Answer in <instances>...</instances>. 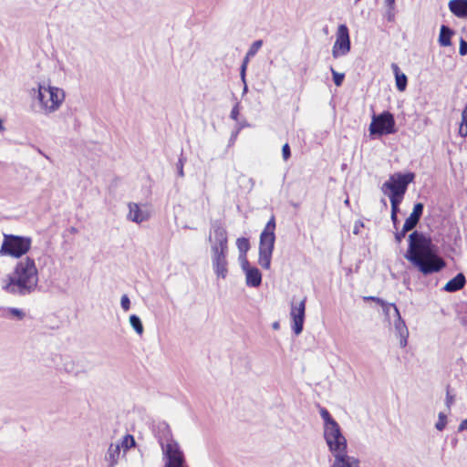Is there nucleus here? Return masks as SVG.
Wrapping results in <instances>:
<instances>
[{
    "label": "nucleus",
    "mask_w": 467,
    "mask_h": 467,
    "mask_svg": "<svg viewBox=\"0 0 467 467\" xmlns=\"http://www.w3.org/2000/svg\"><path fill=\"white\" fill-rule=\"evenodd\" d=\"M391 309L393 310L394 320L393 326L395 328V332L397 336L400 337V346L401 348H405L408 344L409 337V330L405 324V321L402 319L400 311L396 305H394Z\"/></svg>",
    "instance_id": "ddd939ff"
},
{
    "label": "nucleus",
    "mask_w": 467,
    "mask_h": 467,
    "mask_svg": "<svg viewBox=\"0 0 467 467\" xmlns=\"http://www.w3.org/2000/svg\"><path fill=\"white\" fill-rule=\"evenodd\" d=\"M239 261H240V265H241L243 271L246 270L247 268H249L251 266L246 258V254H240Z\"/></svg>",
    "instance_id": "f704fd0d"
},
{
    "label": "nucleus",
    "mask_w": 467,
    "mask_h": 467,
    "mask_svg": "<svg viewBox=\"0 0 467 467\" xmlns=\"http://www.w3.org/2000/svg\"><path fill=\"white\" fill-rule=\"evenodd\" d=\"M447 423V418L446 415L443 412H440L438 416V421L435 424V428L441 431L444 430Z\"/></svg>",
    "instance_id": "2f4dec72"
},
{
    "label": "nucleus",
    "mask_w": 467,
    "mask_h": 467,
    "mask_svg": "<svg viewBox=\"0 0 467 467\" xmlns=\"http://www.w3.org/2000/svg\"><path fill=\"white\" fill-rule=\"evenodd\" d=\"M236 246L240 254H246L250 249L249 240L244 237H240L236 240Z\"/></svg>",
    "instance_id": "a878e982"
},
{
    "label": "nucleus",
    "mask_w": 467,
    "mask_h": 467,
    "mask_svg": "<svg viewBox=\"0 0 467 467\" xmlns=\"http://www.w3.org/2000/svg\"><path fill=\"white\" fill-rule=\"evenodd\" d=\"M250 57H248V53H246L245 57H244V61H243L242 65H244V64H245V67H247V64H248V61H249Z\"/></svg>",
    "instance_id": "a18cd8bd"
},
{
    "label": "nucleus",
    "mask_w": 467,
    "mask_h": 467,
    "mask_svg": "<svg viewBox=\"0 0 467 467\" xmlns=\"http://www.w3.org/2000/svg\"><path fill=\"white\" fill-rule=\"evenodd\" d=\"M282 156L285 161H286L291 156V150L288 143H285L282 147Z\"/></svg>",
    "instance_id": "e433bc0d"
},
{
    "label": "nucleus",
    "mask_w": 467,
    "mask_h": 467,
    "mask_svg": "<svg viewBox=\"0 0 467 467\" xmlns=\"http://www.w3.org/2000/svg\"><path fill=\"white\" fill-rule=\"evenodd\" d=\"M351 48V42L349 37V31L345 24L337 26L336 32V41L332 47V56L334 58H338L348 55Z\"/></svg>",
    "instance_id": "f8f14e48"
},
{
    "label": "nucleus",
    "mask_w": 467,
    "mask_h": 467,
    "mask_svg": "<svg viewBox=\"0 0 467 467\" xmlns=\"http://www.w3.org/2000/svg\"><path fill=\"white\" fill-rule=\"evenodd\" d=\"M129 213L127 218L134 223H140L150 218V213L146 205L140 206L135 202L129 203Z\"/></svg>",
    "instance_id": "4468645a"
},
{
    "label": "nucleus",
    "mask_w": 467,
    "mask_h": 467,
    "mask_svg": "<svg viewBox=\"0 0 467 467\" xmlns=\"http://www.w3.org/2000/svg\"><path fill=\"white\" fill-rule=\"evenodd\" d=\"M275 220L272 216L260 234L259 242V265L268 270L271 266L272 254L275 242Z\"/></svg>",
    "instance_id": "423d86ee"
},
{
    "label": "nucleus",
    "mask_w": 467,
    "mask_h": 467,
    "mask_svg": "<svg viewBox=\"0 0 467 467\" xmlns=\"http://www.w3.org/2000/svg\"><path fill=\"white\" fill-rule=\"evenodd\" d=\"M459 53L461 56L467 55V41L462 38L460 41Z\"/></svg>",
    "instance_id": "58836bf2"
},
{
    "label": "nucleus",
    "mask_w": 467,
    "mask_h": 467,
    "mask_svg": "<svg viewBox=\"0 0 467 467\" xmlns=\"http://www.w3.org/2000/svg\"><path fill=\"white\" fill-rule=\"evenodd\" d=\"M353 233H354L355 234H358V227L357 225L355 226V229H354Z\"/></svg>",
    "instance_id": "603ef678"
},
{
    "label": "nucleus",
    "mask_w": 467,
    "mask_h": 467,
    "mask_svg": "<svg viewBox=\"0 0 467 467\" xmlns=\"http://www.w3.org/2000/svg\"><path fill=\"white\" fill-rule=\"evenodd\" d=\"M368 130L371 136H382L395 133V119L393 115L389 111H384L379 115L374 114Z\"/></svg>",
    "instance_id": "9d476101"
},
{
    "label": "nucleus",
    "mask_w": 467,
    "mask_h": 467,
    "mask_svg": "<svg viewBox=\"0 0 467 467\" xmlns=\"http://www.w3.org/2000/svg\"><path fill=\"white\" fill-rule=\"evenodd\" d=\"M389 198L391 206H399L403 199V195H392V194H387Z\"/></svg>",
    "instance_id": "72a5a7b5"
},
{
    "label": "nucleus",
    "mask_w": 467,
    "mask_h": 467,
    "mask_svg": "<svg viewBox=\"0 0 467 467\" xmlns=\"http://www.w3.org/2000/svg\"><path fill=\"white\" fill-rule=\"evenodd\" d=\"M263 46V40L259 39L254 41L249 47L247 53L248 57H254L256 53L259 51V49Z\"/></svg>",
    "instance_id": "c85d7f7f"
},
{
    "label": "nucleus",
    "mask_w": 467,
    "mask_h": 467,
    "mask_svg": "<svg viewBox=\"0 0 467 467\" xmlns=\"http://www.w3.org/2000/svg\"><path fill=\"white\" fill-rule=\"evenodd\" d=\"M154 433L167 459L165 467H188L183 451L172 438L169 424L165 421L158 422L154 427Z\"/></svg>",
    "instance_id": "20e7f679"
},
{
    "label": "nucleus",
    "mask_w": 467,
    "mask_h": 467,
    "mask_svg": "<svg viewBox=\"0 0 467 467\" xmlns=\"http://www.w3.org/2000/svg\"><path fill=\"white\" fill-rule=\"evenodd\" d=\"M5 130V127L3 125L2 120L0 119V131H3Z\"/></svg>",
    "instance_id": "8fccbe9b"
},
{
    "label": "nucleus",
    "mask_w": 467,
    "mask_h": 467,
    "mask_svg": "<svg viewBox=\"0 0 467 467\" xmlns=\"http://www.w3.org/2000/svg\"><path fill=\"white\" fill-rule=\"evenodd\" d=\"M423 209L424 206L421 202H417L416 204H414L412 213L410 214V216L406 219L404 223L405 231H411L416 227L423 213Z\"/></svg>",
    "instance_id": "2eb2a0df"
},
{
    "label": "nucleus",
    "mask_w": 467,
    "mask_h": 467,
    "mask_svg": "<svg viewBox=\"0 0 467 467\" xmlns=\"http://www.w3.org/2000/svg\"><path fill=\"white\" fill-rule=\"evenodd\" d=\"M330 467H360V462L358 458L348 454L334 457Z\"/></svg>",
    "instance_id": "f3484780"
},
{
    "label": "nucleus",
    "mask_w": 467,
    "mask_h": 467,
    "mask_svg": "<svg viewBox=\"0 0 467 467\" xmlns=\"http://www.w3.org/2000/svg\"><path fill=\"white\" fill-rule=\"evenodd\" d=\"M238 115H239V109H238V105L234 106L231 111V118L234 120L237 119L238 118Z\"/></svg>",
    "instance_id": "ea45409f"
},
{
    "label": "nucleus",
    "mask_w": 467,
    "mask_h": 467,
    "mask_svg": "<svg viewBox=\"0 0 467 467\" xmlns=\"http://www.w3.org/2000/svg\"><path fill=\"white\" fill-rule=\"evenodd\" d=\"M244 83V89H243V93H246L247 90H248V88H247V85H246V81L245 82H243Z\"/></svg>",
    "instance_id": "09e8293b"
},
{
    "label": "nucleus",
    "mask_w": 467,
    "mask_h": 467,
    "mask_svg": "<svg viewBox=\"0 0 467 467\" xmlns=\"http://www.w3.org/2000/svg\"><path fill=\"white\" fill-rule=\"evenodd\" d=\"M120 306L124 311H128L130 308V300L127 295L121 296Z\"/></svg>",
    "instance_id": "c9c22d12"
},
{
    "label": "nucleus",
    "mask_w": 467,
    "mask_h": 467,
    "mask_svg": "<svg viewBox=\"0 0 467 467\" xmlns=\"http://www.w3.org/2000/svg\"><path fill=\"white\" fill-rule=\"evenodd\" d=\"M390 218H391L394 227L397 229V224L399 222L398 215H391Z\"/></svg>",
    "instance_id": "37998d69"
},
{
    "label": "nucleus",
    "mask_w": 467,
    "mask_h": 467,
    "mask_svg": "<svg viewBox=\"0 0 467 467\" xmlns=\"http://www.w3.org/2000/svg\"><path fill=\"white\" fill-rule=\"evenodd\" d=\"M30 246L31 239L29 237L5 234L0 254L19 258L28 252Z\"/></svg>",
    "instance_id": "0eeeda50"
},
{
    "label": "nucleus",
    "mask_w": 467,
    "mask_h": 467,
    "mask_svg": "<svg viewBox=\"0 0 467 467\" xmlns=\"http://www.w3.org/2000/svg\"><path fill=\"white\" fill-rule=\"evenodd\" d=\"M415 174L413 172H396L389 176L382 186L381 191L384 194L403 195L406 193L408 186L413 182Z\"/></svg>",
    "instance_id": "1a4fd4ad"
},
{
    "label": "nucleus",
    "mask_w": 467,
    "mask_h": 467,
    "mask_svg": "<svg viewBox=\"0 0 467 467\" xmlns=\"http://www.w3.org/2000/svg\"><path fill=\"white\" fill-rule=\"evenodd\" d=\"M273 327H274L275 329H277V328L279 327V324H278L277 322L274 323V324H273Z\"/></svg>",
    "instance_id": "3c124183"
},
{
    "label": "nucleus",
    "mask_w": 467,
    "mask_h": 467,
    "mask_svg": "<svg viewBox=\"0 0 467 467\" xmlns=\"http://www.w3.org/2000/svg\"><path fill=\"white\" fill-rule=\"evenodd\" d=\"M399 206H391V215H398Z\"/></svg>",
    "instance_id": "c03bdc74"
},
{
    "label": "nucleus",
    "mask_w": 467,
    "mask_h": 467,
    "mask_svg": "<svg viewBox=\"0 0 467 467\" xmlns=\"http://www.w3.org/2000/svg\"><path fill=\"white\" fill-rule=\"evenodd\" d=\"M120 445V449L123 448L124 451L129 450L130 448L135 446V440L132 435L127 434L123 437Z\"/></svg>",
    "instance_id": "cd10ccee"
},
{
    "label": "nucleus",
    "mask_w": 467,
    "mask_h": 467,
    "mask_svg": "<svg viewBox=\"0 0 467 467\" xmlns=\"http://www.w3.org/2000/svg\"><path fill=\"white\" fill-rule=\"evenodd\" d=\"M459 132L462 137L467 136V106L465 107L462 113V122L460 125Z\"/></svg>",
    "instance_id": "bb28decb"
},
{
    "label": "nucleus",
    "mask_w": 467,
    "mask_h": 467,
    "mask_svg": "<svg viewBox=\"0 0 467 467\" xmlns=\"http://www.w3.org/2000/svg\"><path fill=\"white\" fill-rule=\"evenodd\" d=\"M306 297L296 300L294 296L290 303V317L292 320V330L298 336L302 333L306 317Z\"/></svg>",
    "instance_id": "9b49d317"
},
{
    "label": "nucleus",
    "mask_w": 467,
    "mask_h": 467,
    "mask_svg": "<svg viewBox=\"0 0 467 467\" xmlns=\"http://www.w3.org/2000/svg\"><path fill=\"white\" fill-rule=\"evenodd\" d=\"M365 299L371 300V301H374V302L379 304L382 306L385 315L388 317H389V315H390L391 307L395 305V304L387 303L384 300H382L381 298L376 297V296H368V297H365Z\"/></svg>",
    "instance_id": "b1692460"
},
{
    "label": "nucleus",
    "mask_w": 467,
    "mask_h": 467,
    "mask_svg": "<svg viewBox=\"0 0 467 467\" xmlns=\"http://www.w3.org/2000/svg\"><path fill=\"white\" fill-rule=\"evenodd\" d=\"M185 161H186V159L183 157V155L182 153L178 160V162L176 164L178 176H180L182 178L184 177L183 166H184Z\"/></svg>",
    "instance_id": "473e14b6"
},
{
    "label": "nucleus",
    "mask_w": 467,
    "mask_h": 467,
    "mask_svg": "<svg viewBox=\"0 0 467 467\" xmlns=\"http://www.w3.org/2000/svg\"><path fill=\"white\" fill-rule=\"evenodd\" d=\"M130 324L138 335H142L144 328L142 322L137 315H131L129 318Z\"/></svg>",
    "instance_id": "5701e85b"
},
{
    "label": "nucleus",
    "mask_w": 467,
    "mask_h": 467,
    "mask_svg": "<svg viewBox=\"0 0 467 467\" xmlns=\"http://www.w3.org/2000/svg\"><path fill=\"white\" fill-rule=\"evenodd\" d=\"M446 400H447V404H448V405L452 401V397H451V396L449 395V392H447V398H446Z\"/></svg>",
    "instance_id": "49530a36"
},
{
    "label": "nucleus",
    "mask_w": 467,
    "mask_h": 467,
    "mask_svg": "<svg viewBox=\"0 0 467 467\" xmlns=\"http://www.w3.org/2000/svg\"><path fill=\"white\" fill-rule=\"evenodd\" d=\"M466 284V278L462 273H459L446 283L444 290L447 292H456L462 289Z\"/></svg>",
    "instance_id": "6ab92c4d"
},
{
    "label": "nucleus",
    "mask_w": 467,
    "mask_h": 467,
    "mask_svg": "<svg viewBox=\"0 0 467 467\" xmlns=\"http://www.w3.org/2000/svg\"><path fill=\"white\" fill-rule=\"evenodd\" d=\"M333 81L337 87H340L344 81L345 74L337 72L333 67L330 68Z\"/></svg>",
    "instance_id": "c756f323"
},
{
    "label": "nucleus",
    "mask_w": 467,
    "mask_h": 467,
    "mask_svg": "<svg viewBox=\"0 0 467 467\" xmlns=\"http://www.w3.org/2000/svg\"><path fill=\"white\" fill-rule=\"evenodd\" d=\"M37 99L45 114L57 111L65 100V91L57 87L51 86L49 81L37 85Z\"/></svg>",
    "instance_id": "39448f33"
},
{
    "label": "nucleus",
    "mask_w": 467,
    "mask_h": 467,
    "mask_svg": "<svg viewBox=\"0 0 467 467\" xmlns=\"http://www.w3.org/2000/svg\"><path fill=\"white\" fill-rule=\"evenodd\" d=\"M391 68L393 70V73L395 74L396 87L398 90L404 91L407 88L408 82L406 75L404 73H400L399 66L395 63L391 65Z\"/></svg>",
    "instance_id": "aec40b11"
},
{
    "label": "nucleus",
    "mask_w": 467,
    "mask_h": 467,
    "mask_svg": "<svg viewBox=\"0 0 467 467\" xmlns=\"http://www.w3.org/2000/svg\"><path fill=\"white\" fill-rule=\"evenodd\" d=\"M386 4L389 6H392L394 5L395 0H385Z\"/></svg>",
    "instance_id": "de8ad7c7"
},
{
    "label": "nucleus",
    "mask_w": 467,
    "mask_h": 467,
    "mask_svg": "<svg viewBox=\"0 0 467 467\" xmlns=\"http://www.w3.org/2000/svg\"><path fill=\"white\" fill-rule=\"evenodd\" d=\"M449 9L458 17H467V0H451Z\"/></svg>",
    "instance_id": "a211bd4d"
},
{
    "label": "nucleus",
    "mask_w": 467,
    "mask_h": 467,
    "mask_svg": "<svg viewBox=\"0 0 467 467\" xmlns=\"http://www.w3.org/2000/svg\"><path fill=\"white\" fill-rule=\"evenodd\" d=\"M324 438L333 457L348 454L347 440L338 424L325 428Z\"/></svg>",
    "instance_id": "6e6552de"
},
{
    "label": "nucleus",
    "mask_w": 467,
    "mask_h": 467,
    "mask_svg": "<svg viewBox=\"0 0 467 467\" xmlns=\"http://www.w3.org/2000/svg\"><path fill=\"white\" fill-rule=\"evenodd\" d=\"M119 454H120V445L110 444L108 449L106 460L109 462V464L111 466H113L117 463Z\"/></svg>",
    "instance_id": "4be33fe9"
},
{
    "label": "nucleus",
    "mask_w": 467,
    "mask_h": 467,
    "mask_svg": "<svg viewBox=\"0 0 467 467\" xmlns=\"http://www.w3.org/2000/svg\"><path fill=\"white\" fill-rule=\"evenodd\" d=\"M6 311L8 312V314H10L12 317H16L18 320H22L26 317L25 312L19 308L8 307Z\"/></svg>",
    "instance_id": "7c9ffc66"
},
{
    "label": "nucleus",
    "mask_w": 467,
    "mask_h": 467,
    "mask_svg": "<svg viewBox=\"0 0 467 467\" xmlns=\"http://www.w3.org/2000/svg\"><path fill=\"white\" fill-rule=\"evenodd\" d=\"M405 258L423 275L438 273L446 265L437 254L436 246L430 237L418 231L409 235V247Z\"/></svg>",
    "instance_id": "f257e3e1"
},
{
    "label": "nucleus",
    "mask_w": 467,
    "mask_h": 467,
    "mask_svg": "<svg viewBox=\"0 0 467 467\" xmlns=\"http://www.w3.org/2000/svg\"><path fill=\"white\" fill-rule=\"evenodd\" d=\"M320 415H321V418L323 419L324 420V429L325 428H329L331 427V425H336V424H338L333 418L332 416L330 415V413L328 412V410L325 408H322L320 410Z\"/></svg>",
    "instance_id": "393cba45"
},
{
    "label": "nucleus",
    "mask_w": 467,
    "mask_h": 467,
    "mask_svg": "<svg viewBox=\"0 0 467 467\" xmlns=\"http://www.w3.org/2000/svg\"><path fill=\"white\" fill-rule=\"evenodd\" d=\"M454 34L453 30L449 26L442 25L440 29L439 44L441 47H449L451 45V36Z\"/></svg>",
    "instance_id": "412c9836"
},
{
    "label": "nucleus",
    "mask_w": 467,
    "mask_h": 467,
    "mask_svg": "<svg viewBox=\"0 0 467 467\" xmlns=\"http://www.w3.org/2000/svg\"><path fill=\"white\" fill-rule=\"evenodd\" d=\"M463 430H467V419L462 420L459 425V431H462Z\"/></svg>",
    "instance_id": "79ce46f5"
},
{
    "label": "nucleus",
    "mask_w": 467,
    "mask_h": 467,
    "mask_svg": "<svg viewBox=\"0 0 467 467\" xmlns=\"http://www.w3.org/2000/svg\"><path fill=\"white\" fill-rule=\"evenodd\" d=\"M2 287L16 296L34 294L38 288V271L34 259L26 257L20 260Z\"/></svg>",
    "instance_id": "f03ea898"
},
{
    "label": "nucleus",
    "mask_w": 467,
    "mask_h": 467,
    "mask_svg": "<svg viewBox=\"0 0 467 467\" xmlns=\"http://www.w3.org/2000/svg\"><path fill=\"white\" fill-rule=\"evenodd\" d=\"M409 231H405V224H403V227L401 229L400 232H397L395 234V239L397 241V243H400L402 241V239L405 237L406 234L408 233Z\"/></svg>",
    "instance_id": "4c0bfd02"
},
{
    "label": "nucleus",
    "mask_w": 467,
    "mask_h": 467,
    "mask_svg": "<svg viewBox=\"0 0 467 467\" xmlns=\"http://www.w3.org/2000/svg\"><path fill=\"white\" fill-rule=\"evenodd\" d=\"M245 64L241 66L240 76L243 82H245V72H246Z\"/></svg>",
    "instance_id": "a19ab883"
},
{
    "label": "nucleus",
    "mask_w": 467,
    "mask_h": 467,
    "mask_svg": "<svg viewBox=\"0 0 467 467\" xmlns=\"http://www.w3.org/2000/svg\"><path fill=\"white\" fill-rule=\"evenodd\" d=\"M245 274V283L248 286L258 287L262 283V274L255 266H250L244 271Z\"/></svg>",
    "instance_id": "dca6fc26"
},
{
    "label": "nucleus",
    "mask_w": 467,
    "mask_h": 467,
    "mask_svg": "<svg viewBox=\"0 0 467 467\" xmlns=\"http://www.w3.org/2000/svg\"><path fill=\"white\" fill-rule=\"evenodd\" d=\"M211 260L217 278L225 279L228 275V237L225 228L219 222L212 223L209 234Z\"/></svg>",
    "instance_id": "7ed1b4c3"
}]
</instances>
